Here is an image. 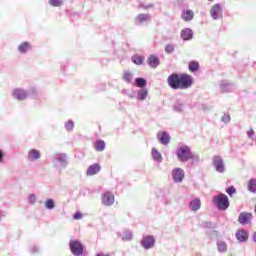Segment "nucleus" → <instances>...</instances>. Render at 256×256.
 Wrapping results in <instances>:
<instances>
[{
	"mask_svg": "<svg viewBox=\"0 0 256 256\" xmlns=\"http://www.w3.org/2000/svg\"><path fill=\"white\" fill-rule=\"evenodd\" d=\"M167 83L171 89H190L193 86V76L189 74H170Z\"/></svg>",
	"mask_w": 256,
	"mask_h": 256,
	"instance_id": "1",
	"label": "nucleus"
},
{
	"mask_svg": "<svg viewBox=\"0 0 256 256\" xmlns=\"http://www.w3.org/2000/svg\"><path fill=\"white\" fill-rule=\"evenodd\" d=\"M176 155L182 163H186L189 159H193V152H191V148L188 146H181L178 148Z\"/></svg>",
	"mask_w": 256,
	"mask_h": 256,
	"instance_id": "2",
	"label": "nucleus"
},
{
	"mask_svg": "<svg viewBox=\"0 0 256 256\" xmlns=\"http://www.w3.org/2000/svg\"><path fill=\"white\" fill-rule=\"evenodd\" d=\"M213 202L215 203L216 207L220 209V211H227V209H229V197H227L225 194L215 196Z\"/></svg>",
	"mask_w": 256,
	"mask_h": 256,
	"instance_id": "3",
	"label": "nucleus"
},
{
	"mask_svg": "<svg viewBox=\"0 0 256 256\" xmlns=\"http://www.w3.org/2000/svg\"><path fill=\"white\" fill-rule=\"evenodd\" d=\"M70 250L73 255L81 256L83 255V244L77 240L70 241Z\"/></svg>",
	"mask_w": 256,
	"mask_h": 256,
	"instance_id": "4",
	"label": "nucleus"
},
{
	"mask_svg": "<svg viewBox=\"0 0 256 256\" xmlns=\"http://www.w3.org/2000/svg\"><path fill=\"white\" fill-rule=\"evenodd\" d=\"M172 178L176 183H181L185 178V172L181 168H176L172 171Z\"/></svg>",
	"mask_w": 256,
	"mask_h": 256,
	"instance_id": "5",
	"label": "nucleus"
},
{
	"mask_svg": "<svg viewBox=\"0 0 256 256\" xmlns=\"http://www.w3.org/2000/svg\"><path fill=\"white\" fill-rule=\"evenodd\" d=\"M102 203L107 206H111L115 203V195L111 192H106L102 195Z\"/></svg>",
	"mask_w": 256,
	"mask_h": 256,
	"instance_id": "6",
	"label": "nucleus"
},
{
	"mask_svg": "<svg viewBox=\"0 0 256 256\" xmlns=\"http://www.w3.org/2000/svg\"><path fill=\"white\" fill-rule=\"evenodd\" d=\"M213 164L218 173H223L225 171V165L223 164V159H221V157L215 156Z\"/></svg>",
	"mask_w": 256,
	"mask_h": 256,
	"instance_id": "7",
	"label": "nucleus"
},
{
	"mask_svg": "<svg viewBox=\"0 0 256 256\" xmlns=\"http://www.w3.org/2000/svg\"><path fill=\"white\" fill-rule=\"evenodd\" d=\"M141 243L144 249H151L152 247H155V238H153V236H147Z\"/></svg>",
	"mask_w": 256,
	"mask_h": 256,
	"instance_id": "8",
	"label": "nucleus"
},
{
	"mask_svg": "<svg viewBox=\"0 0 256 256\" xmlns=\"http://www.w3.org/2000/svg\"><path fill=\"white\" fill-rule=\"evenodd\" d=\"M252 217L251 213L242 212L238 217V221L241 225H247L249 221H251Z\"/></svg>",
	"mask_w": 256,
	"mask_h": 256,
	"instance_id": "9",
	"label": "nucleus"
},
{
	"mask_svg": "<svg viewBox=\"0 0 256 256\" xmlns=\"http://www.w3.org/2000/svg\"><path fill=\"white\" fill-rule=\"evenodd\" d=\"M157 139L159 141V143H161L162 145H169V134L167 132H159L157 134Z\"/></svg>",
	"mask_w": 256,
	"mask_h": 256,
	"instance_id": "10",
	"label": "nucleus"
},
{
	"mask_svg": "<svg viewBox=\"0 0 256 256\" xmlns=\"http://www.w3.org/2000/svg\"><path fill=\"white\" fill-rule=\"evenodd\" d=\"M210 15L213 19H219V15H221V5L214 4L210 10Z\"/></svg>",
	"mask_w": 256,
	"mask_h": 256,
	"instance_id": "11",
	"label": "nucleus"
},
{
	"mask_svg": "<svg viewBox=\"0 0 256 256\" xmlns=\"http://www.w3.org/2000/svg\"><path fill=\"white\" fill-rule=\"evenodd\" d=\"M99 171H101V165L99 164H93L90 165L87 169L86 175L88 176H93V175H97V173H99Z\"/></svg>",
	"mask_w": 256,
	"mask_h": 256,
	"instance_id": "12",
	"label": "nucleus"
},
{
	"mask_svg": "<svg viewBox=\"0 0 256 256\" xmlns=\"http://www.w3.org/2000/svg\"><path fill=\"white\" fill-rule=\"evenodd\" d=\"M147 63L152 69H157L159 67V58L155 55H150L147 59Z\"/></svg>",
	"mask_w": 256,
	"mask_h": 256,
	"instance_id": "13",
	"label": "nucleus"
},
{
	"mask_svg": "<svg viewBox=\"0 0 256 256\" xmlns=\"http://www.w3.org/2000/svg\"><path fill=\"white\" fill-rule=\"evenodd\" d=\"M28 158H29L31 161H37V159H40V158H41V152H39V150H37V149H31V150L28 152Z\"/></svg>",
	"mask_w": 256,
	"mask_h": 256,
	"instance_id": "14",
	"label": "nucleus"
},
{
	"mask_svg": "<svg viewBox=\"0 0 256 256\" xmlns=\"http://www.w3.org/2000/svg\"><path fill=\"white\" fill-rule=\"evenodd\" d=\"M181 37L184 41H189L190 39H193V31L189 28H186L181 31Z\"/></svg>",
	"mask_w": 256,
	"mask_h": 256,
	"instance_id": "15",
	"label": "nucleus"
},
{
	"mask_svg": "<svg viewBox=\"0 0 256 256\" xmlns=\"http://www.w3.org/2000/svg\"><path fill=\"white\" fill-rule=\"evenodd\" d=\"M13 95L16 97V99H18V101H24V99H27V93L21 89L14 90Z\"/></svg>",
	"mask_w": 256,
	"mask_h": 256,
	"instance_id": "16",
	"label": "nucleus"
},
{
	"mask_svg": "<svg viewBox=\"0 0 256 256\" xmlns=\"http://www.w3.org/2000/svg\"><path fill=\"white\" fill-rule=\"evenodd\" d=\"M236 239L241 242L247 241L249 239V235H247V232L245 230H238L236 232Z\"/></svg>",
	"mask_w": 256,
	"mask_h": 256,
	"instance_id": "17",
	"label": "nucleus"
},
{
	"mask_svg": "<svg viewBox=\"0 0 256 256\" xmlns=\"http://www.w3.org/2000/svg\"><path fill=\"white\" fill-rule=\"evenodd\" d=\"M193 17H195V13L192 10H186L182 13V19L185 21H193Z\"/></svg>",
	"mask_w": 256,
	"mask_h": 256,
	"instance_id": "18",
	"label": "nucleus"
},
{
	"mask_svg": "<svg viewBox=\"0 0 256 256\" xmlns=\"http://www.w3.org/2000/svg\"><path fill=\"white\" fill-rule=\"evenodd\" d=\"M190 209L192 211H199V209H201V200L199 198L194 199L190 203Z\"/></svg>",
	"mask_w": 256,
	"mask_h": 256,
	"instance_id": "19",
	"label": "nucleus"
},
{
	"mask_svg": "<svg viewBox=\"0 0 256 256\" xmlns=\"http://www.w3.org/2000/svg\"><path fill=\"white\" fill-rule=\"evenodd\" d=\"M145 21H149L148 14H139L135 19L136 25H141V23H145Z\"/></svg>",
	"mask_w": 256,
	"mask_h": 256,
	"instance_id": "20",
	"label": "nucleus"
},
{
	"mask_svg": "<svg viewBox=\"0 0 256 256\" xmlns=\"http://www.w3.org/2000/svg\"><path fill=\"white\" fill-rule=\"evenodd\" d=\"M29 49H31V45L29 44V42H23L22 44H20L18 46V51L20 53H27V51H29Z\"/></svg>",
	"mask_w": 256,
	"mask_h": 256,
	"instance_id": "21",
	"label": "nucleus"
},
{
	"mask_svg": "<svg viewBox=\"0 0 256 256\" xmlns=\"http://www.w3.org/2000/svg\"><path fill=\"white\" fill-rule=\"evenodd\" d=\"M188 69L191 73H195V71H199V62L191 61L188 65Z\"/></svg>",
	"mask_w": 256,
	"mask_h": 256,
	"instance_id": "22",
	"label": "nucleus"
},
{
	"mask_svg": "<svg viewBox=\"0 0 256 256\" xmlns=\"http://www.w3.org/2000/svg\"><path fill=\"white\" fill-rule=\"evenodd\" d=\"M132 61L133 63H135V65H143L145 58L141 55L136 54L132 57Z\"/></svg>",
	"mask_w": 256,
	"mask_h": 256,
	"instance_id": "23",
	"label": "nucleus"
},
{
	"mask_svg": "<svg viewBox=\"0 0 256 256\" xmlns=\"http://www.w3.org/2000/svg\"><path fill=\"white\" fill-rule=\"evenodd\" d=\"M152 157L159 163H161V161H163V156H161V153L155 148H152Z\"/></svg>",
	"mask_w": 256,
	"mask_h": 256,
	"instance_id": "24",
	"label": "nucleus"
},
{
	"mask_svg": "<svg viewBox=\"0 0 256 256\" xmlns=\"http://www.w3.org/2000/svg\"><path fill=\"white\" fill-rule=\"evenodd\" d=\"M94 147L96 151H104L105 150V141L98 140L95 142Z\"/></svg>",
	"mask_w": 256,
	"mask_h": 256,
	"instance_id": "25",
	"label": "nucleus"
},
{
	"mask_svg": "<svg viewBox=\"0 0 256 256\" xmlns=\"http://www.w3.org/2000/svg\"><path fill=\"white\" fill-rule=\"evenodd\" d=\"M248 190L251 191V193H256V180L251 179L248 182Z\"/></svg>",
	"mask_w": 256,
	"mask_h": 256,
	"instance_id": "26",
	"label": "nucleus"
},
{
	"mask_svg": "<svg viewBox=\"0 0 256 256\" xmlns=\"http://www.w3.org/2000/svg\"><path fill=\"white\" fill-rule=\"evenodd\" d=\"M147 95H149V92L147 90H141L138 92V100L139 101H145L147 99Z\"/></svg>",
	"mask_w": 256,
	"mask_h": 256,
	"instance_id": "27",
	"label": "nucleus"
},
{
	"mask_svg": "<svg viewBox=\"0 0 256 256\" xmlns=\"http://www.w3.org/2000/svg\"><path fill=\"white\" fill-rule=\"evenodd\" d=\"M48 3L52 7H61V5H63V0H48Z\"/></svg>",
	"mask_w": 256,
	"mask_h": 256,
	"instance_id": "28",
	"label": "nucleus"
},
{
	"mask_svg": "<svg viewBox=\"0 0 256 256\" xmlns=\"http://www.w3.org/2000/svg\"><path fill=\"white\" fill-rule=\"evenodd\" d=\"M217 247H218V251L220 253H225V251H227V243H225V242H219L217 244Z\"/></svg>",
	"mask_w": 256,
	"mask_h": 256,
	"instance_id": "29",
	"label": "nucleus"
},
{
	"mask_svg": "<svg viewBox=\"0 0 256 256\" xmlns=\"http://www.w3.org/2000/svg\"><path fill=\"white\" fill-rule=\"evenodd\" d=\"M123 79L126 81V83H130L133 79V74L131 72H125L123 74Z\"/></svg>",
	"mask_w": 256,
	"mask_h": 256,
	"instance_id": "30",
	"label": "nucleus"
},
{
	"mask_svg": "<svg viewBox=\"0 0 256 256\" xmlns=\"http://www.w3.org/2000/svg\"><path fill=\"white\" fill-rule=\"evenodd\" d=\"M135 81L137 87H145V85H147V81L143 78H137Z\"/></svg>",
	"mask_w": 256,
	"mask_h": 256,
	"instance_id": "31",
	"label": "nucleus"
},
{
	"mask_svg": "<svg viewBox=\"0 0 256 256\" xmlns=\"http://www.w3.org/2000/svg\"><path fill=\"white\" fill-rule=\"evenodd\" d=\"M45 207L46 209H53L55 207V201H53V199H48L45 202Z\"/></svg>",
	"mask_w": 256,
	"mask_h": 256,
	"instance_id": "32",
	"label": "nucleus"
},
{
	"mask_svg": "<svg viewBox=\"0 0 256 256\" xmlns=\"http://www.w3.org/2000/svg\"><path fill=\"white\" fill-rule=\"evenodd\" d=\"M226 193H228V195H229L230 197H233V194H234V193H237V190H235V187L230 186V187H228V189L226 190Z\"/></svg>",
	"mask_w": 256,
	"mask_h": 256,
	"instance_id": "33",
	"label": "nucleus"
},
{
	"mask_svg": "<svg viewBox=\"0 0 256 256\" xmlns=\"http://www.w3.org/2000/svg\"><path fill=\"white\" fill-rule=\"evenodd\" d=\"M65 127H66L67 131H71L75 127V124L73 123V121H68L65 124Z\"/></svg>",
	"mask_w": 256,
	"mask_h": 256,
	"instance_id": "34",
	"label": "nucleus"
},
{
	"mask_svg": "<svg viewBox=\"0 0 256 256\" xmlns=\"http://www.w3.org/2000/svg\"><path fill=\"white\" fill-rule=\"evenodd\" d=\"M165 51H166V53H173V51H175V48L173 47V45L168 44V45L165 47Z\"/></svg>",
	"mask_w": 256,
	"mask_h": 256,
	"instance_id": "35",
	"label": "nucleus"
},
{
	"mask_svg": "<svg viewBox=\"0 0 256 256\" xmlns=\"http://www.w3.org/2000/svg\"><path fill=\"white\" fill-rule=\"evenodd\" d=\"M73 219H75L76 221H79V219H83V214L81 212H76L73 215Z\"/></svg>",
	"mask_w": 256,
	"mask_h": 256,
	"instance_id": "36",
	"label": "nucleus"
},
{
	"mask_svg": "<svg viewBox=\"0 0 256 256\" xmlns=\"http://www.w3.org/2000/svg\"><path fill=\"white\" fill-rule=\"evenodd\" d=\"M122 239L123 241H131V239H133V235L131 233L125 234Z\"/></svg>",
	"mask_w": 256,
	"mask_h": 256,
	"instance_id": "37",
	"label": "nucleus"
},
{
	"mask_svg": "<svg viewBox=\"0 0 256 256\" xmlns=\"http://www.w3.org/2000/svg\"><path fill=\"white\" fill-rule=\"evenodd\" d=\"M248 137H255V131H253V128H249L247 131Z\"/></svg>",
	"mask_w": 256,
	"mask_h": 256,
	"instance_id": "38",
	"label": "nucleus"
},
{
	"mask_svg": "<svg viewBox=\"0 0 256 256\" xmlns=\"http://www.w3.org/2000/svg\"><path fill=\"white\" fill-rule=\"evenodd\" d=\"M30 203H35L37 201V197L34 194H31L29 196Z\"/></svg>",
	"mask_w": 256,
	"mask_h": 256,
	"instance_id": "39",
	"label": "nucleus"
},
{
	"mask_svg": "<svg viewBox=\"0 0 256 256\" xmlns=\"http://www.w3.org/2000/svg\"><path fill=\"white\" fill-rule=\"evenodd\" d=\"M222 121H225V122L231 121V117H230L229 115H224V116L222 117Z\"/></svg>",
	"mask_w": 256,
	"mask_h": 256,
	"instance_id": "40",
	"label": "nucleus"
},
{
	"mask_svg": "<svg viewBox=\"0 0 256 256\" xmlns=\"http://www.w3.org/2000/svg\"><path fill=\"white\" fill-rule=\"evenodd\" d=\"M0 161H3V151L0 150Z\"/></svg>",
	"mask_w": 256,
	"mask_h": 256,
	"instance_id": "41",
	"label": "nucleus"
},
{
	"mask_svg": "<svg viewBox=\"0 0 256 256\" xmlns=\"http://www.w3.org/2000/svg\"><path fill=\"white\" fill-rule=\"evenodd\" d=\"M208 1H213V0H208Z\"/></svg>",
	"mask_w": 256,
	"mask_h": 256,
	"instance_id": "42",
	"label": "nucleus"
}]
</instances>
